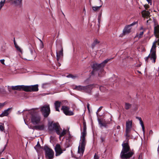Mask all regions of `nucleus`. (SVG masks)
Returning a JSON list of instances; mask_svg holds the SVG:
<instances>
[{
  "instance_id": "1",
  "label": "nucleus",
  "mask_w": 159,
  "mask_h": 159,
  "mask_svg": "<svg viewBox=\"0 0 159 159\" xmlns=\"http://www.w3.org/2000/svg\"><path fill=\"white\" fill-rule=\"evenodd\" d=\"M128 139L126 143L123 142L122 144V149L120 156L121 159H129L134 154L133 151H130V148L128 143Z\"/></svg>"
},
{
  "instance_id": "2",
  "label": "nucleus",
  "mask_w": 159,
  "mask_h": 159,
  "mask_svg": "<svg viewBox=\"0 0 159 159\" xmlns=\"http://www.w3.org/2000/svg\"><path fill=\"white\" fill-rule=\"evenodd\" d=\"M111 59H107L99 64L97 63L93 64L92 67L93 70L91 72V75H94L95 72L97 71L100 70L101 72H103V67L105 66L106 64Z\"/></svg>"
},
{
  "instance_id": "3",
  "label": "nucleus",
  "mask_w": 159,
  "mask_h": 159,
  "mask_svg": "<svg viewBox=\"0 0 159 159\" xmlns=\"http://www.w3.org/2000/svg\"><path fill=\"white\" fill-rule=\"evenodd\" d=\"M48 131L50 134H52L54 131H55L57 134H60L59 129H61L59 124L57 123H53L52 122L48 125Z\"/></svg>"
},
{
  "instance_id": "4",
  "label": "nucleus",
  "mask_w": 159,
  "mask_h": 159,
  "mask_svg": "<svg viewBox=\"0 0 159 159\" xmlns=\"http://www.w3.org/2000/svg\"><path fill=\"white\" fill-rule=\"evenodd\" d=\"M86 134L82 133V135L81 136V140L80 141L79 143V145L78 148V153L81 154L83 155L84 152L85 147L86 144L85 141Z\"/></svg>"
},
{
  "instance_id": "5",
  "label": "nucleus",
  "mask_w": 159,
  "mask_h": 159,
  "mask_svg": "<svg viewBox=\"0 0 159 159\" xmlns=\"http://www.w3.org/2000/svg\"><path fill=\"white\" fill-rule=\"evenodd\" d=\"M31 115V120L33 124H37L40 123L41 117L37 112L33 111L30 113Z\"/></svg>"
},
{
  "instance_id": "6",
  "label": "nucleus",
  "mask_w": 159,
  "mask_h": 159,
  "mask_svg": "<svg viewBox=\"0 0 159 159\" xmlns=\"http://www.w3.org/2000/svg\"><path fill=\"white\" fill-rule=\"evenodd\" d=\"M43 149L45 151V157L48 159H52L54 157V152L53 150L48 146H44Z\"/></svg>"
},
{
  "instance_id": "7",
  "label": "nucleus",
  "mask_w": 159,
  "mask_h": 159,
  "mask_svg": "<svg viewBox=\"0 0 159 159\" xmlns=\"http://www.w3.org/2000/svg\"><path fill=\"white\" fill-rule=\"evenodd\" d=\"M40 111L42 115L45 118H47L50 113V109L49 105H45L40 108Z\"/></svg>"
},
{
  "instance_id": "8",
  "label": "nucleus",
  "mask_w": 159,
  "mask_h": 159,
  "mask_svg": "<svg viewBox=\"0 0 159 159\" xmlns=\"http://www.w3.org/2000/svg\"><path fill=\"white\" fill-rule=\"evenodd\" d=\"M108 117L109 119L105 120L103 119H98V121L100 127H104L105 128H107V124H110L111 121L112 120V116L110 114L109 115Z\"/></svg>"
},
{
  "instance_id": "9",
  "label": "nucleus",
  "mask_w": 159,
  "mask_h": 159,
  "mask_svg": "<svg viewBox=\"0 0 159 159\" xmlns=\"http://www.w3.org/2000/svg\"><path fill=\"white\" fill-rule=\"evenodd\" d=\"M132 127V121L129 120L127 121L126 122V130L125 135L127 139L130 137V133L131 129Z\"/></svg>"
},
{
  "instance_id": "10",
  "label": "nucleus",
  "mask_w": 159,
  "mask_h": 159,
  "mask_svg": "<svg viewBox=\"0 0 159 159\" xmlns=\"http://www.w3.org/2000/svg\"><path fill=\"white\" fill-rule=\"evenodd\" d=\"M138 23V21L134 22L130 25H126L123 30V34L124 35H125L126 34H129L130 33L131 30V28H130V27L134 25L137 24Z\"/></svg>"
},
{
  "instance_id": "11",
  "label": "nucleus",
  "mask_w": 159,
  "mask_h": 159,
  "mask_svg": "<svg viewBox=\"0 0 159 159\" xmlns=\"http://www.w3.org/2000/svg\"><path fill=\"white\" fill-rule=\"evenodd\" d=\"M61 110L64 113L66 116H72L74 115L72 111L70 110V107L66 106H62Z\"/></svg>"
},
{
  "instance_id": "12",
  "label": "nucleus",
  "mask_w": 159,
  "mask_h": 159,
  "mask_svg": "<svg viewBox=\"0 0 159 159\" xmlns=\"http://www.w3.org/2000/svg\"><path fill=\"white\" fill-rule=\"evenodd\" d=\"M55 150L56 152L55 155L56 156H59L63 153V150L61 148L60 145L59 144L56 145Z\"/></svg>"
},
{
  "instance_id": "13",
  "label": "nucleus",
  "mask_w": 159,
  "mask_h": 159,
  "mask_svg": "<svg viewBox=\"0 0 159 159\" xmlns=\"http://www.w3.org/2000/svg\"><path fill=\"white\" fill-rule=\"evenodd\" d=\"M30 52L28 55V57L30 58L29 60H32V59H35L36 57L35 52L33 48H30Z\"/></svg>"
},
{
  "instance_id": "14",
  "label": "nucleus",
  "mask_w": 159,
  "mask_h": 159,
  "mask_svg": "<svg viewBox=\"0 0 159 159\" xmlns=\"http://www.w3.org/2000/svg\"><path fill=\"white\" fill-rule=\"evenodd\" d=\"M156 42H154L152 46V48L151 49L150 53H152L151 56L152 58H153L155 59V56H156V45L155 44V43Z\"/></svg>"
},
{
  "instance_id": "15",
  "label": "nucleus",
  "mask_w": 159,
  "mask_h": 159,
  "mask_svg": "<svg viewBox=\"0 0 159 159\" xmlns=\"http://www.w3.org/2000/svg\"><path fill=\"white\" fill-rule=\"evenodd\" d=\"M94 87V85L89 84L86 86H84L83 92L89 93H90L91 90Z\"/></svg>"
},
{
  "instance_id": "16",
  "label": "nucleus",
  "mask_w": 159,
  "mask_h": 159,
  "mask_svg": "<svg viewBox=\"0 0 159 159\" xmlns=\"http://www.w3.org/2000/svg\"><path fill=\"white\" fill-rule=\"evenodd\" d=\"M10 3L16 6H20L22 3V0H11Z\"/></svg>"
},
{
  "instance_id": "17",
  "label": "nucleus",
  "mask_w": 159,
  "mask_h": 159,
  "mask_svg": "<svg viewBox=\"0 0 159 159\" xmlns=\"http://www.w3.org/2000/svg\"><path fill=\"white\" fill-rule=\"evenodd\" d=\"M11 109V108H10L5 110L1 114H0V117H3L5 116H7L10 113V112L9 111Z\"/></svg>"
},
{
  "instance_id": "18",
  "label": "nucleus",
  "mask_w": 159,
  "mask_h": 159,
  "mask_svg": "<svg viewBox=\"0 0 159 159\" xmlns=\"http://www.w3.org/2000/svg\"><path fill=\"white\" fill-rule=\"evenodd\" d=\"M61 102L58 101H56L54 103V105L56 110L57 111H60L59 109L61 106Z\"/></svg>"
},
{
  "instance_id": "19",
  "label": "nucleus",
  "mask_w": 159,
  "mask_h": 159,
  "mask_svg": "<svg viewBox=\"0 0 159 159\" xmlns=\"http://www.w3.org/2000/svg\"><path fill=\"white\" fill-rule=\"evenodd\" d=\"M31 92H37L39 90L38 85H30Z\"/></svg>"
},
{
  "instance_id": "20",
  "label": "nucleus",
  "mask_w": 159,
  "mask_h": 159,
  "mask_svg": "<svg viewBox=\"0 0 159 159\" xmlns=\"http://www.w3.org/2000/svg\"><path fill=\"white\" fill-rule=\"evenodd\" d=\"M34 129L38 130H43L44 129V125L43 124L34 126Z\"/></svg>"
},
{
  "instance_id": "21",
  "label": "nucleus",
  "mask_w": 159,
  "mask_h": 159,
  "mask_svg": "<svg viewBox=\"0 0 159 159\" xmlns=\"http://www.w3.org/2000/svg\"><path fill=\"white\" fill-rule=\"evenodd\" d=\"M61 49L59 52V53L57 52V61H58L61 56H63V50L62 48L61 47Z\"/></svg>"
},
{
  "instance_id": "22",
  "label": "nucleus",
  "mask_w": 159,
  "mask_h": 159,
  "mask_svg": "<svg viewBox=\"0 0 159 159\" xmlns=\"http://www.w3.org/2000/svg\"><path fill=\"white\" fill-rule=\"evenodd\" d=\"M151 54L152 53H150L148 57H145L144 58L145 61L147 62L148 59L149 58H150L151 60L152 61V62H153V63H155L156 62V56H155V59H154V58H152Z\"/></svg>"
},
{
  "instance_id": "23",
  "label": "nucleus",
  "mask_w": 159,
  "mask_h": 159,
  "mask_svg": "<svg viewBox=\"0 0 159 159\" xmlns=\"http://www.w3.org/2000/svg\"><path fill=\"white\" fill-rule=\"evenodd\" d=\"M84 86L81 85L75 86V87L73 88V89L77 91H83Z\"/></svg>"
},
{
  "instance_id": "24",
  "label": "nucleus",
  "mask_w": 159,
  "mask_h": 159,
  "mask_svg": "<svg viewBox=\"0 0 159 159\" xmlns=\"http://www.w3.org/2000/svg\"><path fill=\"white\" fill-rule=\"evenodd\" d=\"M141 14L143 17L148 16L150 15V12L148 11H146L145 10L142 11Z\"/></svg>"
},
{
  "instance_id": "25",
  "label": "nucleus",
  "mask_w": 159,
  "mask_h": 159,
  "mask_svg": "<svg viewBox=\"0 0 159 159\" xmlns=\"http://www.w3.org/2000/svg\"><path fill=\"white\" fill-rule=\"evenodd\" d=\"M22 90L26 92H31L30 85L23 86Z\"/></svg>"
},
{
  "instance_id": "26",
  "label": "nucleus",
  "mask_w": 159,
  "mask_h": 159,
  "mask_svg": "<svg viewBox=\"0 0 159 159\" xmlns=\"http://www.w3.org/2000/svg\"><path fill=\"white\" fill-rule=\"evenodd\" d=\"M62 130V129H59V131L60 132V134H57L58 135H59V137H61L63 136H64L66 134V130L65 129H63L62 132H61V131Z\"/></svg>"
},
{
  "instance_id": "27",
  "label": "nucleus",
  "mask_w": 159,
  "mask_h": 159,
  "mask_svg": "<svg viewBox=\"0 0 159 159\" xmlns=\"http://www.w3.org/2000/svg\"><path fill=\"white\" fill-rule=\"evenodd\" d=\"M145 31V30H144L140 31L139 34H137L135 37V38L136 37H138L139 38H141L143 37V34L144 31Z\"/></svg>"
},
{
  "instance_id": "28",
  "label": "nucleus",
  "mask_w": 159,
  "mask_h": 159,
  "mask_svg": "<svg viewBox=\"0 0 159 159\" xmlns=\"http://www.w3.org/2000/svg\"><path fill=\"white\" fill-rule=\"evenodd\" d=\"M154 32L157 33L159 35V26H155L154 28Z\"/></svg>"
},
{
  "instance_id": "29",
  "label": "nucleus",
  "mask_w": 159,
  "mask_h": 159,
  "mask_svg": "<svg viewBox=\"0 0 159 159\" xmlns=\"http://www.w3.org/2000/svg\"><path fill=\"white\" fill-rule=\"evenodd\" d=\"M99 43V42L97 40L95 39L93 43L92 44V48L93 49L94 47H95L96 44H98Z\"/></svg>"
},
{
  "instance_id": "30",
  "label": "nucleus",
  "mask_w": 159,
  "mask_h": 159,
  "mask_svg": "<svg viewBox=\"0 0 159 159\" xmlns=\"http://www.w3.org/2000/svg\"><path fill=\"white\" fill-rule=\"evenodd\" d=\"M102 6V5L100 6H93L92 7V8L94 11H96L98 10H99Z\"/></svg>"
},
{
  "instance_id": "31",
  "label": "nucleus",
  "mask_w": 159,
  "mask_h": 159,
  "mask_svg": "<svg viewBox=\"0 0 159 159\" xmlns=\"http://www.w3.org/2000/svg\"><path fill=\"white\" fill-rule=\"evenodd\" d=\"M131 104L128 103H125V108L126 110H128L131 107Z\"/></svg>"
},
{
  "instance_id": "32",
  "label": "nucleus",
  "mask_w": 159,
  "mask_h": 159,
  "mask_svg": "<svg viewBox=\"0 0 159 159\" xmlns=\"http://www.w3.org/2000/svg\"><path fill=\"white\" fill-rule=\"evenodd\" d=\"M23 86V85L15 86L16 90H21V89L22 90Z\"/></svg>"
},
{
  "instance_id": "33",
  "label": "nucleus",
  "mask_w": 159,
  "mask_h": 159,
  "mask_svg": "<svg viewBox=\"0 0 159 159\" xmlns=\"http://www.w3.org/2000/svg\"><path fill=\"white\" fill-rule=\"evenodd\" d=\"M67 77L69 78H71L72 79H75V78L77 77V76L76 75H74L72 74H69L67 76Z\"/></svg>"
},
{
  "instance_id": "34",
  "label": "nucleus",
  "mask_w": 159,
  "mask_h": 159,
  "mask_svg": "<svg viewBox=\"0 0 159 159\" xmlns=\"http://www.w3.org/2000/svg\"><path fill=\"white\" fill-rule=\"evenodd\" d=\"M5 2V0H4L3 1H1L0 2V10L1 9L2 7L4 6V3Z\"/></svg>"
},
{
  "instance_id": "35",
  "label": "nucleus",
  "mask_w": 159,
  "mask_h": 159,
  "mask_svg": "<svg viewBox=\"0 0 159 159\" xmlns=\"http://www.w3.org/2000/svg\"><path fill=\"white\" fill-rule=\"evenodd\" d=\"M15 47L17 51H19L20 52H22V50L17 45H16Z\"/></svg>"
},
{
  "instance_id": "36",
  "label": "nucleus",
  "mask_w": 159,
  "mask_h": 159,
  "mask_svg": "<svg viewBox=\"0 0 159 159\" xmlns=\"http://www.w3.org/2000/svg\"><path fill=\"white\" fill-rule=\"evenodd\" d=\"M100 142L101 143H103L105 141V138L101 136L100 138Z\"/></svg>"
},
{
  "instance_id": "37",
  "label": "nucleus",
  "mask_w": 159,
  "mask_h": 159,
  "mask_svg": "<svg viewBox=\"0 0 159 159\" xmlns=\"http://www.w3.org/2000/svg\"><path fill=\"white\" fill-rule=\"evenodd\" d=\"M83 130H86V124L85 121H83Z\"/></svg>"
},
{
  "instance_id": "38",
  "label": "nucleus",
  "mask_w": 159,
  "mask_h": 159,
  "mask_svg": "<svg viewBox=\"0 0 159 159\" xmlns=\"http://www.w3.org/2000/svg\"><path fill=\"white\" fill-rule=\"evenodd\" d=\"M37 148H41V146H40V144L39 141H38L36 145L34 147V148L35 149H37Z\"/></svg>"
},
{
  "instance_id": "39",
  "label": "nucleus",
  "mask_w": 159,
  "mask_h": 159,
  "mask_svg": "<svg viewBox=\"0 0 159 159\" xmlns=\"http://www.w3.org/2000/svg\"><path fill=\"white\" fill-rule=\"evenodd\" d=\"M102 12H100V13L99 14V15L98 16V22L99 23H100V20H101V16L102 15Z\"/></svg>"
},
{
  "instance_id": "40",
  "label": "nucleus",
  "mask_w": 159,
  "mask_h": 159,
  "mask_svg": "<svg viewBox=\"0 0 159 159\" xmlns=\"http://www.w3.org/2000/svg\"><path fill=\"white\" fill-rule=\"evenodd\" d=\"M0 130L1 131H4V127L2 125H0Z\"/></svg>"
},
{
  "instance_id": "41",
  "label": "nucleus",
  "mask_w": 159,
  "mask_h": 159,
  "mask_svg": "<svg viewBox=\"0 0 159 159\" xmlns=\"http://www.w3.org/2000/svg\"><path fill=\"white\" fill-rule=\"evenodd\" d=\"M48 84V83H46L43 84L42 85V87L44 89L46 88V85Z\"/></svg>"
},
{
  "instance_id": "42",
  "label": "nucleus",
  "mask_w": 159,
  "mask_h": 159,
  "mask_svg": "<svg viewBox=\"0 0 159 159\" xmlns=\"http://www.w3.org/2000/svg\"><path fill=\"white\" fill-rule=\"evenodd\" d=\"M39 40L40 41V43H41L40 48H43V46H44L43 44V42L40 39H39Z\"/></svg>"
},
{
  "instance_id": "43",
  "label": "nucleus",
  "mask_w": 159,
  "mask_h": 159,
  "mask_svg": "<svg viewBox=\"0 0 159 159\" xmlns=\"http://www.w3.org/2000/svg\"><path fill=\"white\" fill-rule=\"evenodd\" d=\"M99 158V157L97 155V154L96 153H95L94 156V159H98Z\"/></svg>"
},
{
  "instance_id": "44",
  "label": "nucleus",
  "mask_w": 159,
  "mask_h": 159,
  "mask_svg": "<svg viewBox=\"0 0 159 159\" xmlns=\"http://www.w3.org/2000/svg\"><path fill=\"white\" fill-rule=\"evenodd\" d=\"M7 89L9 92H11V90L12 89L11 86H7Z\"/></svg>"
},
{
  "instance_id": "45",
  "label": "nucleus",
  "mask_w": 159,
  "mask_h": 159,
  "mask_svg": "<svg viewBox=\"0 0 159 159\" xmlns=\"http://www.w3.org/2000/svg\"><path fill=\"white\" fill-rule=\"evenodd\" d=\"M140 124H141L142 127L143 126H144L143 122V121L142 120L140 121Z\"/></svg>"
},
{
  "instance_id": "46",
  "label": "nucleus",
  "mask_w": 159,
  "mask_h": 159,
  "mask_svg": "<svg viewBox=\"0 0 159 159\" xmlns=\"http://www.w3.org/2000/svg\"><path fill=\"white\" fill-rule=\"evenodd\" d=\"M144 7L146 9H147L149 8V7L148 5H144Z\"/></svg>"
},
{
  "instance_id": "47",
  "label": "nucleus",
  "mask_w": 159,
  "mask_h": 159,
  "mask_svg": "<svg viewBox=\"0 0 159 159\" xmlns=\"http://www.w3.org/2000/svg\"><path fill=\"white\" fill-rule=\"evenodd\" d=\"M4 61H4V59H2V60H0V62L2 64H4Z\"/></svg>"
},
{
  "instance_id": "48",
  "label": "nucleus",
  "mask_w": 159,
  "mask_h": 159,
  "mask_svg": "<svg viewBox=\"0 0 159 159\" xmlns=\"http://www.w3.org/2000/svg\"><path fill=\"white\" fill-rule=\"evenodd\" d=\"M153 133V132L152 131V130H150L149 132V135H152Z\"/></svg>"
},
{
  "instance_id": "49",
  "label": "nucleus",
  "mask_w": 159,
  "mask_h": 159,
  "mask_svg": "<svg viewBox=\"0 0 159 159\" xmlns=\"http://www.w3.org/2000/svg\"><path fill=\"white\" fill-rule=\"evenodd\" d=\"M148 2L149 4H150L151 5L152 4V0H146Z\"/></svg>"
},
{
  "instance_id": "50",
  "label": "nucleus",
  "mask_w": 159,
  "mask_h": 159,
  "mask_svg": "<svg viewBox=\"0 0 159 159\" xmlns=\"http://www.w3.org/2000/svg\"><path fill=\"white\" fill-rule=\"evenodd\" d=\"M102 107H100L98 110L97 112H98L100 111L102 109Z\"/></svg>"
},
{
  "instance_id": "51",
  "label": "nucleus",
  "mask_w": 159,
  "mask_h": 159,
  "mask_svg": "<svg viewBox=\"0 0 159 159\" xmlns=\"http://www.w3.org/2000/svg\"><path fill=\"white\" fill-rule=\"evenodd\" d=\"M29 110H24L23 111L20 112V111H18V112L19 113V114H20L22 112L24 111H29Z\"/></svg>"
},
{
  "instance_id": "52",
  "label": "nucleus",
  "mask_w": 159,
  "mask_h": 159,
  "mask_svg": "<svg viewBox=\"0 0 159 159\" xmlns=\"http://www.w3.org/2000/svg\"><path fill=\"white\" fill-rule=\"evenodd\" d=\"M12 89L13 90H16V88H15V86H11Z\"/></svg>"
},
{
  "instance_id": "53",
  "label": "nucleus",
  "mask_w": 159,
  "mask_h": 159,
  "mask_svg": "<svg viewBox=\"0 0 159 159\" xmlns=\"http://www.w3.org/2000/svg\"><path fill=\"white\" fill-rule=\"evenodd\" d=\"M142 30L143 31L144 30H145L143 28V26H141L139 29V30Z\"/></svg>"
},
{
  "instance_id": "54",
  "label": "nucleus",
  "mask_w": 159,
  "mask_h": 159,
  "mask_svg": "<svg viewBox=\"0 0 159 159\" xmlns=\"http://www.w3.org/2000/svg\"><path fill=\"white\" fill-rule=\"evenodd\" d=\"M142 130L143 132V133H144V132H145V129H144V126H142Z\"/></svg>"
},
{
  "instance_id": "55",
  "label": "nucleus",
  "mask_w": 159,
  "mask_h": 159,
  "mask_svg": "<svg viewBox=\"0 0 159 159\" xmlns=\"http://www.w3.org/2000/svg\"><path fill=\"white\" fill-rule=\"evenodd\" d=\"M136 118L137 119H138L139 120V121H140V120H142L141 118V117H136Z\"/></svg>"
},
{
  "instance_id": "56",
  "label": "nucleus",
  "mask_w": 159,
  "mask_h": 159,
  "mask_svg": "<svg viewBox=\"0 0 159 159\" xmlns=\"http://www.w3.org/2000/svg\"><path fill=\"white\" fill-rule=\"evenodd\" d=\"M87 107L88 109L89 110V103H88V104H87Z\"/></svg>"
},
{
  "instance_id": "57",
  "label": "nucleus",
  "mask_w": 159,
  "mask_h": 159,
  "mask_svg": "<svg viewBox=\"0 0 159 159\" xmlns=\"http://www.w3.org/2000/svg\"><path fill=\"white\" fill-rule=\"evenodd\" d=\"M86 130H83L82 133L86 134Z\"/></svg>"
},
{
  "instance_id": "58",
  "label": "nucleus",
  "mask_w": 159,
  "mask_h": 159,
  "mask_svg": "<svg viewBox=\"0 0 159 159\" xmlns=\"http://www.w3.org/2000/svg\"><path fill=\"white\" fill-rule=\"evenodd\" d=\"M14 43L15 45V46L16 45H17V44L16 43V42H15V39H14Z\"/></svg>"
},
{
  "instance_id": "59",
  "label": "nucleus",
  "mask_w": 159,
  "mask_h": 159,
  "mask_svg": "<svg viewBox=\"0 0 159 159\" xmlns=\"http://www.w3.org/2000/svg\"><path fill=\"white\" fill-rule=\"evenodd\" d=\"M4 105V104L3 103L2 104L1 103H0V106L2 107Z\"/></svg>"
},
{
  "instance_id": "60",
  "label": "nucleus",
  "mask_w": 159,
  "mask_h": 159,
  "mask_svg": "<svg viewBox=\"0 0 159 159\" xmlns=\"http://www.w3.org/2000/svg\"><path fill=\"white\" fill-rule=\"evenodd\" d=\"M157 151L158 153L159 154V145L158 146Z\"/></svg>"
},
{
  "instance_id": "61",
  "label": "nucleus",
  "mask_w": 159,
  "mask_h": 159,
  "mask_svg": "<svg viewBox=\"0 0 159 159\" xmlns=\"http://www.w3.org/2000/svg\"><path fill=\"white\" fill-rule=\"evenodd\" d=\"M7 146V144L5 146V147H4V148L3 149L2 152H3L5 150V148H6V146Z\"/></svg>"
},
{
  "instance_id": "62",
  "label": "nucleus",
  "mask_w": 159,
  "mask_h": 159,
  "mask_svg": "<svg viewBox=\"0 0 159 159\" xmlns=\"http://www.w3.org/2000/svg\"><path fill=\"white\" fill-rule=\"evenodd\" d=\"M98 76L99 77H101L102 76L100 75V73H98Z\"/></svg>"
},
{
  "instance_id": "63",
  "label": "nucleus",
  "mask_w": 159,
  "mask_h": 159,
  "mask_svg": "<svg viewBox=\"0 0 159 159\" xmlns=\"http://www.w3.org/2000/svg\"><path fill=\"white\" fill-rule=\"evenodd\" d=\"M58 66H61V64L60 63H59V62H58Z\"/></svg>"
},
{
  "instance_id": "64",
  "label": "nucleus",
  "mask_w": 159,
  "mask_h": 159,
  "mask_svg": "<svg viewBox=\"0 0 159 159\" xmlns=\"http://www.w3.org/2000/svg\"><path fill=\"white\" fill-rule=\"evenodd\" d=\"M120 128V126L118 125V126H117V128L118 129H119V128Z\"/></svg>"
}]
</instances>
